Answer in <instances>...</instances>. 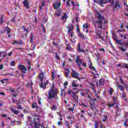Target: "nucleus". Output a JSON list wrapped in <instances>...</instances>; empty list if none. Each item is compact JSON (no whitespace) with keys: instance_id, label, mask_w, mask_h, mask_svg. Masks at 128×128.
<instances>
[{"instance_id":"58","label":"nucleus","mask_w":128,"mask_h":128,"mask_svg":"<svg viewBox=\"0 0 128 128\" xmlns=\"http://www.w3.org/2000/svg\"><path fill=\"white\" fill-rule=\"evenodd\" d=\"M66 126H67V128H70V124H68V122L66 121Z\"/></svg>"},{"instance_id":"7","label":"nucleus","mask_w":128,"mask_h":128,"mask_svg":"<svg viewBox=\"0 0 128 128\" xmlns=\"http://www.w3.org/2000/svg\"><path fill=\"white\" fill-rule=\"evenodd\" d=\"M60 6H61L60 1H59L58 2H55L53 4V8H56V10H58V8H60Z\"/></svg>"},{"instance_id":"12","label":"nucleus","mask_w":128,"mask_h":128,"mask_svg":"<svg viewBox=\"0 0 128 128\" xmlns=\"http://www.w3.org/2000/svg\"><path fill=\"white\" fill-rule=\"evenodd\" d=\"M68 18V15L66 14V13L65 12L64 15L62 16V20H64V22H66V18Z\"/></svg>"},{"instance_id":"42","label":"nucleus","mask_w":128,"mask_h":128,"mask_svg":"<svg viewBox=\"0 0 128 128\" xmlns=\"http://www.w3.org/2000/svg\"><path fill=\"white\" fill-rule=\"evenodd\" d=\"M116 103H113V104H108V106H110V108H112V106H115Z\"/></svg>"},{"instance_id":"50","label":"nucleus","mask_w":128,"mask_h":128,"mask_svg":"<svg viewBox=\"0 0 128 128\" xmlns=\"http://www.w3.org/2000/svg\"><path fill=\"white\" fill-rule=\"evenodd\" d=\"M120 82L122 84H124V80L122 78V77L120 78Z\"/></svg>"},{"instance_id":"20","label":"nucleus","mask_w":128,"mask_h":128,"mask_svg":"<svg viewBox=\"0 0 128 128\" xmlns=\"http://www.w3.org/2000/svg\"><path fill=\"white\" fill-rule=\"evenodd\" d=\"M104 118L102 120V122H106V120H108V116L104 115L103 116Z\"/></svg>"},{"instance_id":"55","label":"nucleus","mask_w":128,"mask_h":128,"mask_svg":"<svg viewBox=\"0 0 128 128\" xmlns=\"http://www.w3.org/2000/svg\"><path fill=\"white\" fill-rule=\"evenodd\" d=\"M11 66H16V62H14V61H12L11 62Z\"/></svg>"},{"instance_id":"33","label":"nucleus","mask_w":128,"mask_h":128,"mask_svg":"<svg viewBox=\"0 0 128 128\" xmlns=\"http://www.w3.org/2000/svg\"><path fill=\"white\" fill-rule=\"evenodd\" d=\"M55 57L56 58V60H60V56H58V52H56L55 54Z\"/></svg>"},{"instance_id":"62","label":"nucleus","mask_w":128,"mask_h":128,"mask_svg":"<svg viewBox=\"0 0 128 128\" xmlns=\"http://www.w3.org/2000/svg\"><path fill=\"white\" fill-rule=\"evenodd\" d=\"M124 86H125V88H126V90H128V84H126V83H124V84H123Z\"/></svg>"},{"instance_id":"5","label":"nucleus","mask_w":128,"mask_h":128,"mask_svg":"<svg viewBox=\"0 0 128 128\" xmlns=\"http://www.w3.org/2000/svg\"><path fill=\"white\" fill-rule=\"evenodd\" d=\"M72 76L74 78H78L80 82V78L78 77V76H80V74H78V72H76L74 70H72V72L71 74Z\"/></svg>"},{"instance_id":"17","label":"nucleus","mask_w":128,"mask_h":128,"mask_svg":"<svg viewBox=\"0 0 128 128\" xmlns=\"http://www.w3.org/2000/svg\"><path fill=\"white\" fill-rule=\"evenodd\" d=\"M30 42H32H32H34V34H32V33H30Z\"/></svg>"},{"instance_id":"2","label":"nucleus","mask_w":128,"mask_h":128,"mask_svg":"<svg viewBox=\"0 0 128 128\" xmlns=\"http://www.w3.org/2000/svg\"><path fill=\"white\" fill-rule=\"evenodd\" d=\"M54 88V84L53 83L52 84V86L49 92H48V100H52V98H58V89Z\"/></svg>"},{"instance_id":"49","label":"nucleus","mask_w":128,"mask_h":128,"mask_svg":"<svg viewBox=\"0 0 128 128\" xmlns=\"http://www.w3.org/2000/svg\"><path fill=\"white\" fill-rule=\"evenodd\" d=\"M36 103L34 102L32 104V108H36Z\"/></svg>"},{"instance_id":"36","label":"nucleus","mask_w":128,"mask_h":128,"mask_svg":"<svg viewBox=\"0 0 128 128\" xmlns=\"http://www.w3.org/2000/svg\"><path fill=\"white\" fill-rule=\"evenodd\" d=\"M122 68L128 69V64H124L122 66Z\"/></svg>"},{"instance_id":"19","label":"nucleus","mask_w":128,"mask_h":128,"mask_svg":"<svg viewBox=\"0 0 128 128\" xmlns=\"http://www.w3.org/2000/svg\"><path fill=\"white\" fill-rule=\"evenodd\" d=\"M72 30H74V25L72 24H71V26L69 28L68 30V32L70 33V32H72Z\"/></svg>"},{"instance_id":"59","label":"nucleus","mask_w":128,"mask_h":128,"mask_svg":"<svg viewBox=\"0 0 128 128\" xmlns=\"http://www.w3.org/2000/svg\"><path fill=\"white\" fill-rule=\"evenodd\" d=\"M66 126H67V128H70V124H68V122L66 121Z\"/></svg>"},{"instance_id":"63","label":"nucleus","mask_w":128,"mask_h":128,"mask_svg":"<svg viewBox=\"0 0 128 128\" xmlns=\"http://www.w3.org/2000/svg\"><path fill=\"white\" fill-rule=\"evenodd\" d=\"M88 114L89 116H92V112L90 113V112H88Z\"/></svg>"},{"instance_id":"31","label":"nucleus","mask_w":128,"mask_h":128,"mask_svg":"<svg viewBox=\"0 0 128 128\" xmlns=\"http://www.w3.org/2000/svg\"><path fill=\"white\" fill-rule=\"evenodd\" d=\"M118 88L119 90H124V86H122V85H118Z\"/></svg>"},{"instance_id":"54","label":"nucleus","mask_w":128,"mask_h":128,"mask_svg":"<svg viewBox=\"0 0 128 128\" xmlns=\"http://www.w3.org/2000/svg\"><path fill=\"white\" fill-rule=\"evenodd\" d=\"M56 78V75L54 74V72H52V80H54Z\"/></svg>"},{"instance_id":"60","label":"nucleus","mask_w":128,"mask_h":128,"mask_svg":"<svg viewBox=\"0 0 128 128\" xmlns=\"http://www.w3.org/2000/svg\"><path fill=\"white\" fill-rule=\"evenodd\" d=\"M36 48V45L34 44L33 46V48L32 49H30V50H34Z\"/></svg>"},{"instance_id":"18","label":"nucleus","mask_w":128,"mask_h":128,"mask_svg":"<svg viewBox=\"0 0 128 128\" xmlns=\"http://www.w3.org/2000/svg\"><path fill=\"white\" fill-rule=\"evenodd\" d=\"M109 88H110V90L108 91V92L110 96H112V93L114 92V89H112V88L110 87Z\"/></svg>"},{"instance_id":"21","label":"nucleus","mask_w":128,"mask_h":128,"mask_svg":"<svg viewBox=\"0 0 128 128\" xmlns=\"http://www.w3.org/2000/svg\"><path fill=\"white\" fill-rule=\"evenodd\" d=\"M74 106H76V104H73V108H69L68 112H74Z\"/></svg>"},{"instance_id":"23","label":"nucleus","mask_w":128,"mask_h":128,"mask_svg":"<svg viewBox=\"0 0 128 128\" xmlns=\"http://www.w3.org/2000/svg\"><path fill=\"white\" fill-rule=\"evenodd\" d=\"M50 109L52 110H58V108H56V106L53 105L52 107H50Z\"/></svg>"},{"instance_id":"37","label":"nucleus","mask_w":128,"mask_h":128,"mask_svg":"<svg viewBox=\"0 0 128 128\" xmlns=\"http://www.w3.org/2000/svg\"><path fill=\"white\" fill-rule=\"evenodd\" d=\"M75 62H76V64H78V62H80V64H82V60L80 59H76L75 60Z\"/></svg>"},{"instance_id":"43","label":"nucleus","mask_w":128,"mask_h":128,"mask_svg":"<svg viewBox=\"0 0 128 128\" xmlns=\"http://www.w3.org/2000/svg\"><path fill=\"white\" fill-rule=\"evenodd\" d=\"M38 102L39 104H42V98H38Z\"/></svg>"},{"instance_id":"38","label":"nucleus","mask_w":128,"mask_h":128,"mask_svg":"<svg viewBox=\"0 0 128 128\" xmlns=\"http://www.w3.org/2000/svg\"><path fill=\"white\" fill-rule=\"evenodd\" d=\"M6 80H8V78H4V79H3L2 81H1V82H2V84H4L5 83V82H6Z\"/></svg>"},{"instance_id":"53","label":"nucleus","mask_w":128,"mask_h":128,"mask_svg":"<svg viewBox=\"0 0 128 128\" xmlns=\"http://www.w3.org/2000/svg\"><path fill=\"white\" fill-rule=\"evenodd\" d=\"M34 124L35 128H38V124H36V122L35 120L34 121Z\"/></svg>"},{"instance_id":"15","label":"nucleus","mask_w":128,"mask_h":128,"mask_svg":"<svg viewBox=\"0 0 128 128\" xmlns=\"http://www.w3.org/2000/svg\"><path fill=\"white\" fill-rule=\"evenodd\" d=\"M4 32H6L7 30V34H10V28L6 26L4 28Z\"/></svg>"},{"instance_id":"10","label":"nucleus","mask_w":128,"mask_h":128,"mask_svg":"<svg viewBox=\"0 0 128 128\" xmlns=\"http://www.w3.org/2000/svg\"><path fill=\"white\" fill-rule=\"evenodd\" d=\"M77 92H72V98H74V100H78V96L76 94Z\"/></svg>"},{"instance_id":"26","label":"nucleus","mask_w":128,"mask_h":128,"mask_svg":"<svg viewBox=\"0 0 128 128\" xmlns=\"http://www.w3.org/2000/svg\"><path fill=\"white\" fill-rule=\"evenodd\" d=\"M4 15H2L0 18V24H2L4 22Z\"/></svg>"},{"instance_id":"14","label":"nucleus","mask_w":128,"mask_h":128,"mask_svg":"<svg viewBox=\"0 0 128 128\" xmlns=\"http://www.w3.org/2000/svg\"><path fill=\"white\" fill-rule=\"evenodd\" d=\"M41 4H42L39 6L40 10H42V8L46 6V3L44 2V1L43 0Z\"/></svg>"},{"instance_id":"3","label":"nucleus","mask_w":128,"mask_h":128,"mask_svg":"<svg viewBox=\"0 0 128 128\" xmlns=\"http://www.w3.org/2000/svg\"><path fill=\"white\" fill-rule=\"evenodd\" d=\"M44 72H42L40 74V75L38 76V78H40V88H43L44 90L46 89V84H48V80H46V82H44V76H44Z\"/></svg>"},{"instance_id":"11","label":"nucleus","mask_w":128,"mask_h":128,"mask_svg":"<svg viewBox=\"0 0 128 128\" xmlns=\"http://www.w3.org/2000/svg\"><path fill=\"white\" fill-rule=\"evenodd\" d=\"M90 108H91V110H96V112H98V110H96V104L94 103V104L90 103Z\"/></svg>"},{"instance_id":"27","label":"nucleus","mask_w":128,"mask_h":128,"mask_svg":"<svg viewBox=\"0 0 128 128\" xmlns=\"http://www.w3.org/2000/svg\"><path fill=\"white\" fill-rule=\"evenodd\" d=\"M75 20H76V22H80V20H78V14L77 13L76 14Z\"/></svg>"},{"instance_id":"40","label":"nucleus","mask_w":128,"mask_h":128,"mask_svg":"<svg viewBox=\"0 0 128 128\" xmlns=\"http://www.w3.org/2000/svg\"><path fill=\"white\" fill-rule=\"evenodd\" d=\"M99 84H100L101 86H104V82H102V79H100L99 80Z\"/></svg>"},{"instance_id":"22","label":"nucleus","mask_w":128,"mask_h":128,"mask_svg":"<svg viewBox=\"0 0 128 128\" xmlns=\"http://www.w3.org/2000/svg\"><path fill=\"white\" fill-rule=\"evenodd\" d=\"M89 68L91 70H94V72H96V68L92 66V62H90V65L89 66Z\"/></svg>"},{"instance_id":"51","label":"nucleus","mask_w":128,"mask_h":128,"mask_svg":"<svg viewBox=\"0 0 128 128\" xmlns=\"http://www.w3.org/2000/svg\"><path fill=\"white\" fill-rule=\"evenodd\" d=\"M98 38H102V36H100V34H96V38H98Z\"/></svg>"},{"instance_id":"25","label":"nucleus","mask_w":128,"mask_h":128,"mask_svg":"<svg viewBox=\"0 0 128 128\" xmlns=\"http://www.w3.org/2000/svg\"><path fill=\"white\" fill-rule=\"evenodd\" d=\"M12 112H14V114H18L19 112L18 111L14 109H12Z\"/></svg>"},{"instance_id":"6","label":"nucleus","mask_w":128,"mask_h":128,"mask_svg":"<svg viewBox=\"0 0 128 128\" xmlns=\"http://www.w3.org/2000/svg\"><path fill=\"white\" fill-rule=\"evenodd\" d=\"M96 4H100L102 6H104L103 4H108V0H99L98 2L95 1Z\"/></svg>"},{"instance_id":"35","label":"nucleus","mask_w":128,"mask_h":128,"mask_svg":"<svg viewBox=\"0 0 128 128\" xmlns=\"http://www.w3.org/2000/svg\"><path fill=\"white\" fill-rule=\"evenodd\" d=\"M78 85L76 84L74 82H73L72 83V88H78Z\"/></svg>"},{"instance_id":"52","label":"nucleus","mask_w":128,"mask_h":128,"mask_svg":"<svg viewBox=\"0 0 128 128\" xmlns=\"http://www.w3.org/2000/svg\"><path fill=\"white\" fill-rule=\"evenodd\" d=\"M77 64L78 68H79L80 70H82V68L80 67V63L78 62Z\"/></svg>"},{"instance_id":"46","label":"nucleus","mask_w":128,"mask_h":128,"mask_svg":"<svg viewBox=\"0 0 128 128\" xmlns=\"http://www.w3.org/2000/svg\"><path fill=\"white\" fill-rule=\"evenodd\" d=\"M64 88H66V86L68 85V82H66L64 83Z\"/></svg>"},{"instance_id":"47","label":"nucleus","mask_w":128,"mask_h":128,"mask_svg":"<svg viewBox=\"0 0 128 128\" xmlns=\"http://www.w3.org/2000/svg\"><path fill=\"white\" fill-rule=\"evenodd\" d=\"M83 26H84V28H86V30H88V23H86L85 24V25L84 24L83 25Z\"/></svg>"},{"instance_id":"30","label":"nucleus","mask_w":128,"mask_h":128,"mask_svg":"<svg viewBox=\"0 0 128 128\" xmlns=\"http://www.w3.org/2000/svg\"><path fill=\"white\" fill-rule=\"evenodd\" d=\"M94 128H98V122L96 120L94 122Z\"/></svg>"},{"instance_id":"16","label":"nucleus","mask_w":128,"mask_h":128,"mask_svg":"<svg viewBox=\"0 0 128 128\" xmlns=\"http://www.w3.org/2000/svg\"><path fill=\"white\" fill-rule=\"evenodd\" d=\"M66 70L65 72L66 76V78H68V74H70V70L68 68H66Z\"/></svg>"},{"instance_id":"48","label":"nucleus","mask_w":128,"mask_h":128,"mask_svg":"<svg viewBox=\"0 0 128 128\" xmlns=\"http://www.w3.org/2000/svg\"><path fill=\"white\" fill-rule=\"evenodd\" d=\"M123 126H126V128H128V123L126 122V121H124L123 122Z\"/></svg>"},{"instance_id":"64","label":"nucleus","mask_w":128,"mask_h":128,"mask_svg":"<svg viewBox=\"0 0 128 128\" xmlns=\"http://www.w3.org/2000/svg\"><path fill=\"white\" fill-rule=\"evenodd\" d=\"M0 70H4V64H0Z\"/></svg>"},{"instance_id":"56","label":"nucleus","mask_w":128,"mask_h":128,"mask_svg":"<svg viewBox=\"0 0 128 128\" xmlns=\"http://www.w3.org/2000/svg\"><path fill=\"white\" fill-rule=\"evenodd\" d=\"M122 98H126V96L124 94V92L122 93Z\"/></svg>"},{"instance_id":"34","label":"nucleus","mask_w":128,"mask_h":128,"mask_svg":"<svg viewBox=\"0 0 128 128\" xmlns=\"http://www.w3.org/2000/svg\"><path fill=\"white\" fill-rule=\"evenodd\" d=\"M41 26L42 28V32H44V34H46V28H44V24H42Z\"/></svg>"},{"instance_id":"41","label":"nucleus","mask_w":128,"mask_h":128,"mask_svg":"<svg viewBox=\"0 0 128 128\" xmlns=\"http://www.w3.org/2000/svg\"><path fill=\"white\" fill-rule=\"evenodd\" d=\"M79 36H80V38H83V40H86V38H84V34L80 33Z\"/></svg>"},{"instance_id":"4","label":"nucleus","mask_w":128,"mask_h":128,"mask_svg":"<svg viewBox=\"0 0 128 128\" xmlns=\"http://www.w3.org/2000/svg\"><path fill=\"white\" fill-rule=\"evenodd\" d=\"M18 68L22 72V74H26L28 72V69L23 64L18 65Z\"/></svg>"},{"instance_id":"57","label":"nucleus","mask_w":128,"mask_h":128,"mask_svg":"<svg viewBox=\"0 0 128 128\" xmlns=\"http://www.w3.org/2000/svg\"><path fill=\"white\" fill-rule=\"evenodd\" d=\"M120 49L122 50V52H126V49L123 47H120Z\"/></svg>"},{"instance_id":"29","label":"nucleus","mask_w":128,"mask_h":128,"mask_svg":"<svg viewBox=\"0 0 128 128\" xmlns=\"http://www.w3.org/2000/svg\"><path fill=\"white\" fill-rule=\"evenodd\" d=\"M26 86H30L31 90H32L31 92H32H32H33V90H32V83L27 84Z\"/></svg>"},{"instance_id":"44","label":"nucleus","mask_w":128,"mask_h":128,"mask_svg":"<svg viewBox=\"0 0 128 128\" xmlns=\"http://www.w3.org/2000/svg\"><path fill=\"white\" fill-rule=\"evenodd\" d=\"M16 106H18V110H22V106H20V103H18V102L16 103Z\"/></svg>"},{"instance_id":"39","label":"nucleus","mask_w":128,"mask_h":128,"mask_svg":"<svg viewBox=\"0 0 128 128\" xmlns=\"http://www.w3.org/2000/svg\"><path fill=\"white\" fill-rule=\"evenodd\" d=\"M82 96H86L88 94V92H80Z\"/></svg>"},{"instance_id":"8","label":"nucleus","mask_w":128,"mask_h":128,"mask_svg":"<svg viewBox=\"0 0 128 128\" xmlns=\"http://www.w3.org/2000/svg\"><path fill=\"white\" fill-rule=\"evenodd\" d=\"M23 4H24V6L26 7V10H28V8H30V5L28 4V0H24L23 2Z\"/></svg>"},{"instance_id":"13","label":"nucleus","mask_w":128,"mask_h":128,"mask_svg":"<svg viewBox=\"0 0 128 128\" xmlns=\"http://www.w3.org/2000/svg\"><path fill=\"white\" fill-rule=\"evenodd\" d=\"M120 8V4L118 1H116L115 4V8H113L114 10V11L116 8Z\"/></svg>"},{"instance_id":"28","label":"nucleus","mask_w":128,"mask_h":128,"mask_svg":"<svg viewBox=\"0 0 128 128\" xmlns=\"http://www.w3.org/2000/svg\"><path fill=\"white\" fill-rule=\"evenodd\" d=\"M22 28H23L24 32H26V34H27L28 32V28L26 29L24 26H22Z\"/></svg>"},{"instance_id":"61","label":"nucleus","mask_w":128,"mask_h":128,"mask_svg":"<svg viewBox=\"0 0 128 128\" xmlns=\"http://www.w3.org/2000/svg\"><path fill=\"white\" fill-rule=\"evenodd\" d=\"M57 124L58 126H62V122H60V121L58 122Z\"/></svg>"},{"instance_id":"32","label":"nucleus","mask_w":128,"mask_h":128,"mask_svg":"<svg viewBox=\"0 0 128 128\" xmlns=\"http://www.w3.org/2000/svg\"><path fill=\"white\" fill-rule=\"evenodd\" d=\"M112 35L113 36V40L116 41V34L115 33H112Z\"/></svg>"},{"instance_id":"9","label":"nucleus","mask_w":128,"mask_h":128,"mask_svg":"<svg viewBox=\"0 0 128 128\" xmlns=\"http://www.w3.org/2000/svg\"><path fill=\"white\" fill-rule=\"evenodd\" d=\"M78 52H86L84 50L80 48V43L78 44Z\"/></svg>"},{"instance_id":"45","label":"nucleus","mask_w":128,"mask_h":128,"mask_svg":"<svg viewBox=\"0 0 128 128\" xmlns=\"http://www.w3.org/2000/svg\"><path fill=\"white\" fill-rule=\"evenodd\" d=\"M115 42H116V44H120L121 42H122V40H116Z\"/></svg>"},{"instance_id":"24","label":"nucleus","mask_w":128,"mask_h":128,"mask_svg":"<svg viewBox=\"0 0 128 128\" xmlns=\"http://www.w3.org/2000/svg\"><path fill=\"white\" fill-rule=\"evenodd\" d=\"M55 14L57 16H60L62 14V12L60 11H56L55 12Z\"/></svg>"},{"instance_id":"1","label":"nucleus","mask_w":128,"mask_h":128,"mask_svg":"<svg viewBox=\"0 0 128 128\" xmlns=\"http://www.w3.org/2000/svg\"><path fill=\"white\" fill-rule=\"evenodd\" d=\"M96 16L98 19V20L94 22V26H97L96 28H102V22H104V24L106 22V21H104V17L102 16L100 13L99 12H97Z\"/></svg>"}]
</instances>
